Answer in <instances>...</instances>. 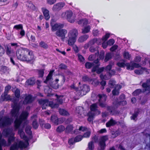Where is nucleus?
<instances>
[{"mask_svg": "<svg viewBox=\"0 0 150 150\" xmlns=\"http://www.w3.org/2000/svg\"><path fill=\"white\" fill-rule=\"evenodd\" d=\"M16 54L17 58L23 61L30 62L35 59L33 52L26 48H21L17 50Z\"/></svg>", "mask_w": 150, "mask_h": 150, "instance_id": "nucleus-1", "label": "nucleus"}, {"mask_svg": "<svg viewBox=\"0 0 150 150\" xmlns=\"http://www.w3.org/2000/svg\"><path fill=\"white\" fill-rule=\"evenodd\" d=\"M55 96L57 98L56 100L55 103H54L52 101H50L47 100L41 99L39 101V103L42 105V108L43 109L46 108V106H49L52 108H55L58 107L59 105L61 104L63 102L62 98H60L61 96H59L57 95Z\"/></svg>", "mask_w": 150, "mask_h": 150, "instance_id": "nucleus-2", "label": "nucleus"}, {"mask_svg": "<svg viewBox=\"0 0 150 150\" xmlns=\"http://www.w3.org/2000/svg\"><path fill=\"white\" fill-rule=\"evenodd\" d=\"M78 35V32L76 29H73L70 30L68 33V44L70 46H73L76 42Z\"/></svg>", "mask_w": 150, "mask_h": 150, "instance_id": "nucleus-3", "label": "nucleus"}, {"mask_svg": "<svg viewBox=\"0 0 150 150\" xmlns=\"http://www.w3.org/2000/svg\"><path fill=\"white\" fill-rule=\"evenodd\" d=\"M32 101V98L30 95H28L26 96L25 98L24 101L22 102L21 101L19 104H18L16 100H14L13 103L14 105L13 106L12 110L11 112H18L19 111L20 105L22 103L25 104L28 103H31Z\"/></svg>", "mask_w": 150, "mask_h": 150, "instance_id": "nucleus-4", "label": "nucleus"}, {"mask_svg": "<svg viewBox=\"0 0 150 150\" xmlns=\"http://www.w3.org/2000/svg\"><path fill=\"white\" fill-rule=\"evenodd\" d=\"M62 18L66 17L67 20L71 23H73L76 20V16L71 11H68L65 12H63L61 14Z\"/></svg>", "mask_w": 150, "mask_h": 150, "instance_id": "nucleus-5", "label": "nucleus"}, {"mask_svg": "<svg viewBox=\"0 0 150 150\" xmlns=\"http://www.w3.org/2000/svg\"><path fill=\"white\" fill-rule=\"evenodd\" d=\"M118 66L120 67H124L125 66L127 67V69L129 70H132L134 68H138L140 67V65L137 63L132 62L129 63H125L124 62H119L117 64Z\"/></svg>", "mask_w": 150, "mask_h": 150, "instance_id": "nucleus-6", "label": "nucleus"}, {"mask_svg": "<svg viewBox=\"0 0 150 150\" xmlns=\"http://www.w3.org/2000/svg\"><path fill=\"white\" fill-rule=\"evenodd\" d=\"M108 139L107 135L101 137L99 140L98 145L100 147V150H104L106 146L105 142Z\"/></svg>", "mask_w": 150, "mask_h": 150, "instance_id": "nucleus-7", "label": "nucleus"}, {"mask_svg": "<svg viewBox=\"0 0 150 150\" xmlns=\"http://www.w3.org/2000/svg\"><path fill=\"white\" fill-rule=\"evenodd\" d=\"M67 33V31L65 29H61L57 30L55 33L56 35L60 37L61 40L64 41L67 37L65 35Z\"/></svg>", "mask_w": 150, "mask_h": 150, "instance_id": "nucleus-8", "label": "nucleus"}, {"mask_svg": "<svg viewBox=\"0 0 150 150\" xmlns=\"http://www.w3.org/2000/svg\"><path fill=\"white\" fill-rule=\"evenodd\" d=\"M98 100L99 105L101 107H104L106 106V104L104 103L107 98L106 96L104 94H99L98 96Z\"/></svg>", "mask_w": 150, "mask_h": 150, "instance_id": "nucleus-9", "label": "nucleus"}, {"mask_svg": "<svg viewBox=\"0 0 150 150\" xmlns=\"http://www.w3.org/2000/svg\"><path fill=\"white\" fill-rule=\"evenodd\" d=\"M50 120L54 125H56L61 124L63 122L62 118H58L57 116L55 115H52L51 116Z\"/></svg>", "mask_w": 150, "mask_h": 150, "instance_id": "nucleus-10", "label": "nucleus"}, {"mask_svg": "<svg viewBox=\"0 0 150 150\" xmlns=\"http://www.w3.org/2000/svg\"><path fill=\"white\" fill-rule=\"evenodd\" d=\"M11 123L10 118L8 117H5L0 122V127H4L11 125Z\"/></svg>", "mask_w": 150, "mask_h": 150, "instance_id": "nucleus-11", "label": "nucleus"}, {"mask_svg": "<svg viewBox=\"0 0 150 150\" xmlns=\"http://www.w3.org/2000/svg\"><path fill=\"white\" fill-rule=\"evenodd\" d=\"M53 20H52L51 22V25L52 27V31H54L58 30H60V29L63 27V25L60 23H57L53 24Z\"/></svg>", "mask_w": 150, "mask_h": 150, "instance_id": "nucleus-12", "label": "nucleus"}, {"mask_svg": "<svg viewBox=\"0 0 150 150\" xmlns=\"http://www.w3.org/2000/svg\"><path fill=\"white\" fill-rule=\"evenodd\" d=\"M94 63H96V65L93 67L92 69V72H94L96 71V72L98 73H100L103 71L104 69L103 67L100 68L98 69V67L100 65V64L98 63V59L95 61L94 62Z\"/></svg>", "mask_w": 150, "mask_h": 150, "instance_id": "nucleus-13", "label": "nucleus"}, {"mask_svg": "<svg viewBox=\"0 0 150 150\" xmlns=\"http://www.w3.org/2000/svg\"><path fill=\"white\" fill-rule=\"evenodd\" d=\"M78 88L79 90L81 92V95L82 96L86 94L90 91L89 86L86 85H83Z\"/></svg>", "mask_w": 150, "mask_h": 150, "instance_id": "nucleus-14", "label": "nucleus"}, {"mask_svg": "<svg viewBox=\"0 0 150 150\" xmlns=\"http://www.w3.org/2000/svg\"><path fill=\"white\" fill-rule=\"evenodd\" d=\"M18 134L19 135L21 139H23L25 141L28 142L29 139L25 135L23 129H19L18 131Z\"/></svg>", "mask_w": 150, "mask_h": 150, "instance_id": "nucleus-15", "label": "nucleus"}, {"mask_svg": "<svg viewBox=\"0 0 150 150\" xmlns=\"http://www.w3.org/2000/svg\"><path fill=\"white\" fill-rule=\"evenodd\" d=\"M65 5L64 3H58L53 6L52 10L54 11H59Z\"/></svg>", "mask_w": 150, "mask_h": 150, "instance_id": "nucleus-16", "label": "nucleus"}, {"mask_svg": "<svg viewBox=\"0 0 150 150\" xmlns=\"http://www.w3.org/2000/svg\"><path fill=\"white\" fill-rule=\"evenodd\" d=\"M32 119H34V120L32 122V125L33 128L35 129H37L38 127V124L37 121V115H35L31 117Z\"/></svg>", "mask_w": 150, "mask_h": 150, "instance_id": "nucleus-17", "label": "nucleus"}, {"mask_svg": "<svg viewBox=\"0 0 150 150\" xmlns=\"http://www.w3.org/2000/svg\"><path fill=\"white\" fill-rule=\"evenodd\" d=\"M12 99V97L10 95L7 94V93H4L1 96L0 100L2 101L4 100L8 101L11 100Z\"/></svg>", "mask_w": 150, "mask_h": 150, "instance_id": "nucleus-18", "label": "nucleus"}, {"mask_svg": "<svg viewBox=\"0 0 150 150\" xmlns=\"http://www.w3.org/2000/svg\"><path fill=\"white\" fill-rule=\"evenodd\" d=\"M25 144L23 141H20L18 144V149L20 148L22 149L23 148H26L29 145L28 141L27 142L26 141H25Z\"/></svg>", "mask_w": 150, "mask_h": 150, "instance_id": "nucleus-19", "label": "nucleus"}, {"mask_svg": "<svg viewBox=\"0 0 150 150\" xmlns=\"http://www.w3.org/2000/svg\"><path fill=\"white\" fill-rule=\"evenodd\" d=\"M115 71L114 70H110L108 72V74H109V75L108 77L106 76V75L103 76V75H100V78L101 79H104L105 80L108 79L110 77L111 75H114L115 74Z\"/></svg>", "mask_w": 150, "mask_h": 150, "instance_id": "nucleus-20", "label": "nucleus"}, {"mask_svg": "<svg viewBox=\"0 0 150 150\" xmlns=\"http://www.w3.org/2000/svg\"><path fill=\"white\" fill-rule=\"evenodd\" d=\"M2 133L6 137H8L13 134L9 128L4 129Z\"/></svg>", "mask_w": 150, "mask_h": 150, "instance_id": "nucleus-21", "label": "nucleus"}, {"mask_svg": "<svg viewBox=\"0 0 150 150\" xmlns=\"http://www.w3.org/2000/svg\"><path fill=\"white\" fill-rule=\"evenodd\" d=\"M22 121L19 118H16L14 122V127L15 129H18L19 128Z\"/></svg>", "mask_w": 150, "mask_h": 150, "instance_id": "nucleus-22", "label": "nucleus"}, {"mask_svg": "<svg viewBox=\"0 0 150 150\" xmlns=\"http://www.w3.org/2000/svg\"><path fill=\"white\" fill-rule=\"evenodd\" d=\"M42 10L45 19L47 20H49L50 18L49 11L45 8H42Z\"/></svg>", "mask_w": 150, "mask_h": 150, "instance_id": "nucleus-23", "label": "nucleus"}, {"mask_svg": "<svg viewBox=\"0 0 150 150\" xmlns=\"http://www.w3.org/2000/svg\"><path fill=\"white\" fill-rule=\"evenodd\" d=\"M121 88V86L120 85H117L115 87L114 89L112 91V93L113 95H118L119 94V90Z\"/></svg>", "mask_w": 150, "mask_h": 150, "instance_id": "nucleus-24", "label": "nucleus"}, {"mask_svg": "<svg viewBox=\"0 0 150 150\" xmlns=\"http://www.w3.org/2000/svg\"><path fill=\"white\" fill-rule=\"evenodd\" d=\"M116 124V122L115 120L112 119H111L106 124V127H110L111 126H113Z\"/></svg>", "mask_w": 150, "mask_h": 150, "instance_id": "nucleus-25", "label": "nucleus"}, {"mask_svg": "<svg viewBox=\"0 0 150 150\" xmlns=\"http://www.w3.org/2000/svg\"><path fill=\"white\" fill-rule=\"evenodd\" d=\"M6 52L8 56H11L14 54V52L13 50L11 49L10 47L7 46L6 47Z\"/></svg>", "mask_w": 150, "mask_h": 150, "instance_id": "nucleus-26", "label": "nucleus"}, {"mask_svg": "<svg viewBox=\"0 0 150 150\" xmlns=\"http://www.w3.org/2000/svg\"><path fill=\"white\" fill-rule=\"evenodd\" d=\"M88 35H85L79 37L78 40V41L79 42H82L86 40L88 38Z\"/></svg>", "mask_w": 150, "mask_h": 150, "instance_id": "nucleus-27", "label": "nucleus"}, {"mask_svg": "<svg viewBox=\"0 0 150 150\" xmlns=\"http://www.w3.org/2000/svg\"><path fill=\"white\" fill-rule=\"evenodd\" d=\"M142 86L145 91H148L149 92H150V83H144Z\"/></svg>", "mask_w": 150, "mask_h": 150, "instance_id": "nucleus-28", "label": "nucleus"}, {"mask_svg": "<svg viewBox=\"0 0 150 150\" xmlns=\"http://www.w3.org/2000/svg\"><path fill=\"white\" fill-rule=\"evenodd\" d=\"M14 134H13L10 135L8 137V145H10L11 143L13 142L15 139V137H14Z\"/></svg>", "mask_w": 150, "mask_h": 150, "instance_id": "nucleus-29", "label": "nucleus"}, {"mask_svg": "<svg viewBox=\"0 0 150 150\" xmlns=\"http://www.w3.org/2000/svg\"><path fill=\"white\" fill-rule=\"evenodd\" d=\"M21 115L19 117V118L22 121L25 120L27 119V117L29 113H21Z\"/></svg>", "mask_w": 150, "mask_h": 150, "instance_id": "nucleus-30", "label": "nucleus"}, {"mask_svg": "<svg viewBox=\"0 0 150 150\" xmlns=\"http://www.w3.org/2000/svg\"><path fill=\"white\" fill-rule=\"evenodd\" d=\"M91 29V27L89 25H87L85 26L82 29V33L83 34L86 33H88Z\"/></svg>", "mask_w": 150, "mask_h": 150, "instance_id": "nucleus-31", "label": "nucleus"}, {"mask_svg": "<svg viewBox=\"0 0 150 150\" xmlns=\"http://www.w3.org/2000/svg\"><path fill=\"white\" fill-rule=\"evenodd\" d=\"M87 115L88 116V121L91 122H92L94 118V114L96 113H87Z\"/></svg>", "mask_w": 150, "mask_h": 150, "instance_id": "nucleus-32", "label": "nucleus"}, {"mask_svg": "<svg viewBox=\"0 0 150 150\" xmlns=\"http://www.w3.org/2000/svg\"><path fill=\"white\" fill-rule=\"evenodd\" d=\"M8 146L6 144V142L4 139L0 140V150H3L2 146Z\"/></svg>", "mask_w": 150, "mask_h": 150, "instance_id": "nucleus-33", "label": "nucleus"}, {"mask_svg": "<svg viewBox=\"0 0 150 150\" xmlns=\"http://www.w3.org/2000/svg\"><path fill=\"white\" fill-rule=\"evenodd\" d=\"M115 83L116 82L115 81L111 80L109 81L108 83L109 86L111 88H113L114 87L115 88V87H116L117 85H116Z\"/></svg>", "mask_w": 150, "mask_h": 150, "instance_id": "nucleus-34", "label": "nucleus"}, {"mask_svg": "<svg viewBox=\"0 0 150 150\" xmlns=\"http://www.w3.org/2000/svg\"><path fill=\"white\" fill-rule=\"evenodd\" d=\"M88 21L86 19L80 20L78 22V23L82 25H84L88 24Z\"/></svg>", "mask_w": 150, "mask_h": 150, "instance_id": "nucleus-35", "label": "nucleus"}, {"mask_svg": "<svg viewBox=\"0 0 150 150\" xmlns=\"http://www.w3.org/2000/svg\"><path fill=\"white\" fill-rule=\"evenodd\" d=\"M53 72V71H52L50 72L48 75L47 77L46 80L44 81L45 83H47V82L51 79L52 76V73Z\"/></svg>", "mask_w": 150, "mask_h": 150, "instance_id": "nucleus-36", "label": "nucleus"}, {"mask_svg": "<svg viewBox=\"0 0 150 150\" xmlns=\"http://www.w3.org/2000/svg\"><path fill=\"white\" fill-rule=\"evenodd\" d=\"M18 143L16 142L13 143L10 148V150H18Z\"/></svg>", "mask_w": 150, "mask_h": 150, "instance_id": "nucleus-37", "label": "nucleus"}, {"mask_svg": "<svg viewBox=\"0 0 150 150\" xmlns=\"http://www.w3.org/2000/svg\"><path fill=\"white\" fill-rule=\"evenodd\" d=\"M65 129L64 126L62 125H60L58 126L56 129V131L58 132H61L63 131Z\"/></svg>", "mask_w": 150, "mask_h": 150, "instance_id": "nucleus-38", "label": "nucleus"}, {"mask_svg": "<svg viewBox=\"0 0 150 150\" xmlns=\"http://www.w3.org/2000/svg\"><path fill=\"white\" fill-rule=\"evenodd\" d=\"M25 132L28 134L31 135L32 134V132L31 131V127L30 126H27L25 128Z\"/></svg>", "mask_w": 150, "mask_h": 150, "instance_id": "nucleus-39", "label": "nucleus"}, {"mask_svg": "<svg viewBox=\"0 0 150 150\" xmlns=\"http://www.w3.org/2000/svg\"><path fill=\"white\" fill-rule=\"evenodd\" d=\"M35 82V79L34 78H31L28 79L26 81V83L29 85H33Z\"/></svg>", "mask_w": 150, "mask_h": 150, "instance_id": "nucleus-40", "label": "nucleus"}, {"mask_svg": "<svg viewBox=\"0 0 150 150\" xmlns=\"http://www.w3.org/2000/svg\"><path fill=\"white\" fill-rule=\"evenodd\" d=\"M73 129V127L72 125H68L66 129V132L67 133H70Z\"/></svg>", "mask_w": 150, "mask_h": 150, "instance_id": "nucleus-41", "label": "nucleus"}, {"mask_svg": "<svg viewBox=\"0 0 150 150\" xmlns=\"http://www.w3.org/2000/svg\"><path fill=\"white\" fill-rule=\"evenodd\" d=\"M90 108L92 111H98L97 106L96 104H93L90 107Z\"/></svg>", "mask_w": 150, "mask_h": 150, "instance_id": "nucleus-42", "label": "nucleus"}, {"mask_svg": "<svg viewBox=\"0 0 150 150\" xmlns=\"http://www.w3.org/2000/svg\"><path fill=\"white\" fill-rule=\"evenodd\" d=\"M26 6L28 7L32 10H34L35 9V6L30 1L28 2L26 4Z\"/></svg>", "mask_w": 150, "mask_h": 150, "instance_id": "nucleus-43", "label": "nucleus"}, {"mask_svg": "<svg viewBox=\"0 0 150 150\" xmlns=\"http://www.w3.org/2000/svg\"><path fill=\"white\" fill-rule=\"evenodd\" d=\"M83 138V137L81 135H79L77 136L74 139L76 142H78L80 141Z\"/></svg>", "mask_w": 150, "mask_h": 150, "instance_id": "nucleus-44", "label": "nucleus"}, {"mask_svg": "<svg viewBox=\"0 0 150 150\" xmlns=\"http://www.w3.org/2000/svg\"><path fill=\"white\" fill-rule=\"evenodd\" d=\"M94 65H96V63L94 62L93 63H92L89 62H87L85 64L86 67L88 69L91 68L92 66Z\"/></svg>", "mask_w": 150, "mask_h": 150, "instance_id": "nucleus-45", "label": "nucleus"}, {"mask_svg": "<svg viewBox=\"0 0 150 150\" xmlns=\"http://www.w3.org/2000/svg\"><path fill=\"white\" fill-rule=\"evenodd\" d=\"M144 71H145V69L142 68L140 69H138L135 70L134 72L137 74H142Z\"/></svg>", "mask_w": 150, "mask_h": 150, "instance_id": "nucleus-46", "label": "nucleus"}, {"mask_svg": "<svg viewBox=\"0 0 150 150\" xmlns=\"http://www.w3.org/2000/svg\"><path fill=\"white\" fill-rule=\"evenodd\" d=\"M114 63L113 62H110L109 65H108L105 69L107 71H109L112 68V66L114 65Z\"/></svg>", "mask_w": 150, "mask_h": 150, "instance_id": "nucleus-47", "label": "nucleus"}, {"mask_svg": "<svg viewBox=\"0 0 150 150\" xmlns=\"http://www.w3.org/2000/svg\"><path fill=\"white\" fill-rule=\"evenodd\" d=\"M39 45L41 47L45 49H46L48 47L47 44L43 41H41Z\"/></svg>", "mask_w": 150, "mask_h": 150, "instance_id": "nucleus-48", "label": "nucleus"}, {"mask_svg": "<svg viewBox=\"0 0 150 150\" xmlns=\"http://www.w3.org/2000/svg\"><path fill=\"white\" fill-rule=\"evenodd\" d=\"M88 147L89 149L93 150L94 149V145L93 142L91 141L89 142L88 144Z\"/></svg>", "mask_w": 150, "mask_h": 150, "instance_id": "nucleus-49", "label": "nucleus"}, {"mask_svg": "<svg viewBox=\"0 0 150 150\" xmlns=\"http://www.w3.org/2000/svg\"><path fill=\"white\" fill-rule=\"evenodd\" d=\"M91 134V132L89 131H88L85 133L82 136L83 137L88 138L90 137Z\"/></svg>", "mask_w": 150, "mask_h": 150, "instance_id": "nucleus-50", "label": "nucleus"}, {"mask_svg": "<svg viewBox=\"0 0 150 150\" xmlns=\"http://www.w3.org/2000/svg\"><path fill=\"white\" fill-rule=\"evenodd\" d=\"M111 55L110 53H107L105 55V62H107L109 59L111 58Z\"/></svg>", "mask_w": 150, "mask_h": 150, "instance_id": "nucleus-51", "label": "nucleus"}, {"mask_svg": "<svg viewBox=\"0 0 150 150\" xmlns=\"http://www.w3.org/2000/svg\"><path fill=\"white\" fill-rule=\"evenodd\" d=\"M98 41L97 39L95 38L91 40L89 42V44L90 45H93L96 43H97L98 44Z\"/></svg>", "mask_w": 150, "mask_h": 150, "instance_id": "nucleus-52", "label": "nucleus"}, {"mask_svg": "<svg viewBox=\"0 0 150 150\" xmlns=\"http://www.w3.org/2000/svg\"><path fill=\"white\" fill-rule=\"evenodd\" d=\"M141 92V90L140 89H138L135 91L133 93V94L134 96H137L139 95Z\"/></svg>", "mask_w": 150, "mask_h": 150, "instance_id": "nucleus-53", "label": "nucleus"}, {"mask_svg": "<svg viewBox=\"0 0 150 150\" xmlns=\"http://www.w3.org/2000/svg\"><path fill=\"white\" fill-rule=\"evenodd\" d=\"M75 142V139L74 138H71L68 140V143L69 145H73L74 144Z\"/></svg>", "mask_w": 150, "mask_h": 150, "instance_id": "nucleus-54", "label": "nucleus"}, {"mask_svg": "<svg viewBox=\"0 0 150 150\" xmlns=\"http://www.w3.org/2000/svg\"><path fill=\"white\" fill-rule=\"evenodd\" d=\"M120 134V132L119 131H116L115 132H114L113 133H112V137L115 138Z\"/></svg>", "mask_w": 150, "mask_h": 150, "instance_id": "nucleus-55", "label": "nucleus"}, {"mask_svg": "<svg viewBox=\"0 0 150 150\" xmlns=\"http://www.w3.org/2000/svg\"><path fill=\"white\" fill-rule=\"evenodd\" d=\"M15 94L17 98H18L19 97L20 95V91L18 89H16V90L15 92Z\"/></svg>", "mask_w": 150, "mask_h": 150, "instance_id": "nucleus-56", "label": "nucleus"}, {"mask_svg": "<svg viewBox=\"0 0 150 150\" xmlns=\"http://www.w3.org/2000/svg\"><path fill=\"white\" fill-rule=\"evenodd\" d=\"M139 113H134L132 116L130 117L131 119L135 120V119L137 118L138 115Z\"/></svg>", "mask_w": 150, "mask_h": 150, "instance_id": "nucleus-57", "label": "nucleus"}, {"mask_svg": "<svg viewBox=\"0 0 150 150\" xmlns=\"http://www.w3.org/2000/svg\"><path fill=\"white\" fill-rule=\"evenodd\" d=\"M87 128L86 127H83L81 126L79 127V130L83 132L86 131L87 130Z\"/></svg>", "mask_w": 150, "mask_h": 150, "instance_id": "nucleus-58", "label": "nucleus"}, {"mask_svg": "<svg viewBox=\"0 0 150 150\" xmlns=\"http://www.w3.org/2000/svg\"><path fill=\"white\" fill-rule=\"evenodd\" d=\"M83 111V108L82 107L79 106L76 108V111L77 112H80Z\"/></svg>", "mask_w": 150, "mask_h": 150, "instance_id": "nucleus-59", "label": "nucleus"}, {"mask_svg": "<svg viewBox=\"0 0 150 150\" xmlns=\"http://www.w3.org/2000/svg\"><path fill=\"white\" fill-rule=\"evenodd\" d=\"M117 103L118 104H119L120 105H125L127 104L126 101H124V100L120 101H118Z\"/></svg>", "mask_w": 150, "mask_h": 150, "instance_id": "nucleus-60", "label": "nucleus"}, {"mask_svg": "<svg viewBox=\"0 0 150 150\" xmlns=\"http://www.w3.org/2000/svg\"><path fill=\"white\" fill-rule=\"evenodd\" d=\"M11 88V86L9 85L7 86L5 88V90L4 93H8L9 90Z\"/></svg>", "mask_w": 150, "mask_h": 150, "instance_id": "nucleus-61", "label": "nucleus"}, {"mask_svg": "<svg viewBox=\"0 0 150 150\" xmlns=\"http://www.w3.org/2000/svg\"><path fill=\"white\" fill-rule=\"evenodd\" d=\"M14 28H15L17 30L19 29H23V26L22 25L19 24L15 25L14 27Z\"/></svg>", "mask_w": 150, "mask_h": 150, "instance_id": "nucleus-62", "label": "nucleus"}, {"mask_svg": "<svg viewBox=\"0 0 150 150\" xmlns=\"http://www.w3.org/2000/svg\"><path fill=\"white\" fill-rule=\"evenodd\" d=\"M115 42L114 41L113 39L110 40L107 42V45L110 46L112 45Z\"/></svg>", "mask_w": 150, "mask_h": 150, "instance_id": "nucleus-63", "label": "nucleus"}, {"mask_svg": "<svg viewBox=\"0 0 150 150\" xmlns=\"http://www.w3.org/2000/svg\"><path fill=\"white\" fill-rule=\"evenodd\" d=\"M107 109L109 112H115V109L114 108L110 107H107Z\"/></svg>", "mask_w": 150, "mask_h": 150, "instance_id": "nucleus-64", "label": "nucleus"}]
</instances>
